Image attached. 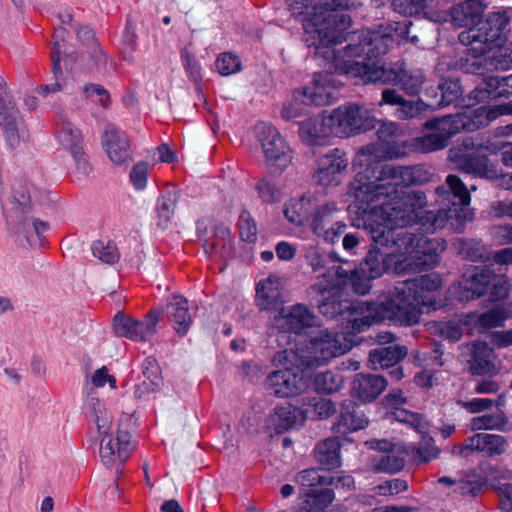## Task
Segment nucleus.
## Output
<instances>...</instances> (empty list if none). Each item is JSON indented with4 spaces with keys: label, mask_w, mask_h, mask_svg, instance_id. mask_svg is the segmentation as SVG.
<instances>
[{
    "label": "nucleus",
    "mask_w": 512,
    "mask_h": 512,
    "mask_svg": "<svg viewBox=\"0 0 512 512\" xmlns=\"http://www.w3.org/2000/svg\"><path fill=\"white\" fill-rule=\"evenodd\" d=\"M437 211H422L427 203L422 191L400 192L386 200L359 207L356 211L357 227H363L377 245H397L406 253L413 252L416 235L404 229L418 222L428 233L442 229L446 224L458 229L471 220L470 194L463 181L448 175L445 183L436 188Z\"/></svg>",
    "instance_id": "f257e3e1"
},
{
    "label": "nucleus",
    "mask_w": 512,
    "mask_h": 512,
    "mask_svg": "<svg viewBox=\"0 0 512 512\" xmlns=\"http://www.w3.org/2000/svg\"><path fill=\"white\" fill-rule=\"evenodd\" d=\"M356 0H292L289 9L299 18L305 32V42L314 48L315 57L333 64L343 51L336 45L346 40L345 31L351 17L345 11L356 8Z\"/></svg>",
    "instance_id": "f03ea898"
},
{
    "label": "nucleus",
    "mask_w": 512,
    "mask_h": 512,
    "mask_svg": "<svg viewBox=\"0 0 512 512\" xmlns=\"http://www.w3.org/2000/svg\"><path fill=\"white\" fill-rule=\"evenodd\" d=\"M484 5L480 0H466L450 10L451 22L457 27H468L459 34V41L467 45L465 57L461 58V68L471 74H481L484 70V55L503 43L502 32L508 25L504 13H490L481 19Z\"/></svg>",
    "instance_id": "7ed1b4c3"
},
{
    "label": "nucleus",
    "mask_w": 512,
    "mask_h": 512,
    "mask_svg": "<svg viewBox=\"0 0 512 512\" xmlns=\"http://www.w3.org/2000/svg\"><path fill=\"white\" fill-rule=\"evenodd\" d=\"M441 287L442 278L437 273L398 282L380 302L376 317L399 326L415 325L420 321L421 307L437 310L442 306L438 299Z\"/></svg>",
    "instance_id": "20e7f679"
},
{
    "label": "nucleus",
    "mask_w": 512,
    "mask_h": 512,
    "mask_svg": "<svg viewBox=\"0 0 512 512\" xmlns=\"http://www.w3.org/2000/svg\"><path fill=\"white\" fill-rule=\"evenodd\" d=\"M420 170L410 166L385 164L375 169L366 168L357 173L348 186V195L354 198L355 207L372 205L386 200L404 187L418 183Z\"/></svg>",
    "instance_id": "39448f33"
},
{
    "label": "nucleus",
    "mask_w": 512,
    "mask_h": 512,
    "mask_svg": "<svg viewBox=\"0 0 512 512\" xmlns=\"http://www.w3.org/2000/svg\"><path fill=\"white\" fill-rule=\"evenodd\" d=\"M341 56L332 65L336 70L355 79L356 83H398L402 90L410 96L418 95L425 83V74L421 69L407 70L403 63L386 67L379 57H362L361 60L345 59Z\"/></svg>",
    "instance_id": "423d86ee"
},
{
    "label": "nucleus",
    "mask_w": 512,
    "mask_h": 512,
    "mask_svg": "<svg viewBox=\"0 0 512 512\" xmlns=\"http://www.w3.org/2000/svg\"><path fill=\"white\" fill-rule=\"evenodd\" d=\"M411 21L395 22L380 26L377 31L360 30L349 35V43L345 46L342 56L379 57L387 53L396 41V37L408 39L412 43L419 41L416 35L410 36Z\"/></svg>",
    "instance_id": "0eeeda50"
},
{
    "label": "nucleus",
    "mask_w": 512,
    "mask_h": 512,
    "mask_svg": "<svg viewBox=\"0 0 512 512\" xmlns=\"http://www.w3.org/2000/svg\"><path fill=\"white\" fill-rule=\"evenodd\" d=\"M275 366L281 369L268 374L266 389L279 398L294 397L309 387V370L300 362L298 352L293 348L276 352L272 358Z\"/></svg>",
    "instance_id": "6e6552de"
},
{
    "label": "nucleus",
    "mask_w": 512,
    "mask_h": 512,
    "mask_svg": "<svg viewBox=\"0 0 512 512\" xmlns=\"http://www.w3.org/2000/svg\"><path fill=\"white\" fill-rule=\"evenodd\" d=\"M341 286L335 290L325 292L322 300L318 301L319 312L327 318H336L347 314L346 329L348 332L356 334L365 331L372 324L385 321L378 319L377 312L380 303L370 301H342L340 299Z\"/></svg>",
    "instance_id": "1a4fd4ad"
},
{
    "label": "nucleus",
    "mask_w": 512,
    "mask_h": 512,
    "mask_svg": "<svg viewBox=\"0 0 512 512\" xmlns=\"http://www.w3.org/2000/svg\"><path fill=\"white\" fill-rule=\"evenodd\" d=\"M351 345L336 331L320 330L303 347H297L300 362L310 371L346 353Z\"/></svg>",
    "instance_id": "9d476101"
},
{
    "label": "nucleus",
    "mask_w": 512,
    "mask_h": 512,
    "mask_svg": "<svg viewBox=\"0 0 512 512\" xmlns=\"http://www.w3.org/2000/svg\"><path fill=\"white\" fill-rule=\"evenodd\" d=\"M488 146L477 144L472 138L466 137L457 142L448 151V159L455 168L481 178L497 176L496 166L488 158Z\"/></svg>",
    "instance_id": "9b49d317"
},
{
    "label": "nucleus",
    "mask_w": 512,
    "mask_h": 512,
    "mask_svg": "<svg viewBox=\"0 0 512 512\" xmlns=\"http://www.w3.org/2000/svg\"><path fill=\"white\" fill-rule=\"evenodd\" d=\"M372 247L367 252L359 268L370 279L380 278L384 273L393 272L397 275L404 274L411 266V254L398 249L397 245H377L372 241Z\"/></svg>",
    "instance_id": "f8f14e48"
},
{
    "label": "nucleus",
    "mask_w": 512,
    "mask_h": 512,
    "mask_svg": "<svg viewBox=\"0 0 512 512\" xmlns=\"http://www.w3.org/2000/svg\"><path fill=\"white\" fill-rule=\"evenodd\" d=\"M305 260L314 273H317L315 283L311 286L314 293L324 295L328 290H335L347 279V271L336 265L338 259L334 254L326 255L315 246H308Z\"/></svg>",
    "instance_id": "ddd939ff"
},
{
    "label": "nucleus",
    "mask_w": 512,
    "mask_h": 512,
    "mask_svg": "<svg viewBox=\"0 0 512 512\" xmlns=\"http://www.w3.org/2000/svg\"><path fill=\"white\" fill-rule=\"evenodd\" d=\"M328 122H332L333 136L348 137L374 129L378 120L367 106L350 103L332 110Z\"/></svg>",
    "instance_id": "4468645a"
},
{
    "label": "nucleus",
    "mask_w": 512,
    "mask_h": 512,
    "mask_svg": "<svg viewBox=\"0 0 512 512\" xmlns=\"http://www.w3.org/2000/svg\"><path fill=\"white\" fill-rule=\"evenodd\" d=\"M38 194L33 184L29 182H19L14 185L10 197L2 205L8 225L19 231L28 232V214Z\"/></svg>",
    "instance_id": "2eb2a0df"
},
{
    "label": "nucleus",
    "mask_w": 512,
    "mask_h": 512,
    "mask_svg": "<svg viewBox=\"0 0 512 512\" xmlns=\"http://www.w3.org/2000/svg\"><path fill=\"white\" fill-rule=\"evenodd\" d=\"M399 125L395 122H383L377 130L378 142L362 147L360 157L366 161L389 160L404 157L407 154L406 143L398 139Z\"/></svg>",
    "instance_id": "dca6fc26"
},
{
    "label": "nucleus",
    "mask_w": 512,
    "mask_h": 512,
    "mask_svg": "<svg viewBox=\"0 0 512 512\" xmlns=\"http://www.w3.org/2000/svg\"><path fill=\"white\" fill-rule=\"evenodd\" d=\"M502 115H512V101L492 107L468 108L455 115H447L455 134L461 131H475L487 126Z\"/></svg>",
    "instance_id": "f3484780"
},
{
    "label": "nucleus",
    "mask_w": 512,
    "mask_h": 512,
    "mask_svg": "<svg viewBox=\"0 0 512 512\" xmlns=\"http://www.w3.org/2000/svg\"><path fill=\"white\" fill-rule=\"evenodd\" d=\"M256 137L261 145L266 161L285 169L292 161V150L280 132L271 124L259 123Z\"/></svg>",
    "instance_id": "a211bd4d"
},
{
    "label": "nucleus",
    "mask_w": 512,
    "mask_h": 512,
    "mask_svg": "<svg viewBox=\"0 0 512 512\" xmlns=\"http://www.w3.org/2000/svg\"><path fill=\"white\" fill-rule=\"evenodd\" d=\"M162 310H150L143 320L126 317L118 312L113 319L115 333L135 342H148L156 333Z\"/></svg>",
    "instance_id": "6ab92c4d"
},
{
    "label": "nucleus",
    "mask_w": 512,
    "mask_h": 512,
    "mask_svg": "<svg viewBox=\"0 0 512 512\" xmlns=\"http://www.w3.org/2000/svg\"><path fill=\"white\" fill-rule=\"evenodd\" d=\"M6 90V82L0 76V126L4 132L6 144L11 149H15L24 138L25 128L19 111Z\"/></svg>",
    "instance_id": "aec40b11"
},
{
    "label": "nucleus",
    "mask_w": 512,
    "mask_h": 512,
    "mask_svg": "<svg viewBox=\"0 0 512 512\" xmlns=\"http://www.w3.org/2000/svg\"><path fill=\"white\" fill-rule=\"evenodd\" d=\"M426 131L413 139L412 146L421 153L442 150L449 144L452 136L456 135L447 116L427 120L423 124Z\"/></svg>",
    "instance_id": "412c9836"
},
{
    "label": "nucleus",
    "mask_w": 512,
    "mask_h": 512,
    "mask_svg": "<svg viewBox=\"0 0 512 512\" xmlns=\"http://www.w3.org/2000/svg\"><path fill=\"white\" fill-rule=\"evenodd\" d=\"M348 165L347 154L339 148H334L316 160L313 180L323 187L337 186L342 182Z\"/></svg>",
    "instance_id": "4be33fe9"
},
{
    "label": "nucleus",
    "mask_w": 512,
    "mask_h": 512,
    "mask_svg": "<svg viewBox=\"0 0 512 512\" xmlns=\"http://www.w3.org/2000/svg\"><path fill=\"white\" fill-rule=\"evenodd\" d=\"M337 94L338 89L333 76L326 72H319L313 75L311 86L294 90L293 98L305 105L324 106L335 99Z\"/></svg>",
    "instance_id": "5701e85b"
},
{
    "label": "nucleus",
    "mask_w": 512,
    "mask_h": 512,
    "mask_svg": "<svg viewBox=\"0 0 512 512\" xmlns=\"http://www.w3.org/2000/svg\"><path fill=\"white\" fill-rule=\"evenodd\" d=\"M372 448L376 453L369 458V466L375 473L394 474L401 471L405 464V456L409 454L402 445L387 440L375 441Z\"/></svg>",
    "instance_id": "b1692460"
},
{
    "label": "nucleus",
    "mask_w": 512,
    "mask_h": 512,
    "mask_svg": "<svg viewBox=\"0 0 512 512\" xmlns=\"http://www.w3.org/2000/svg\"><path fill=\"white\" fill-rule=\"evenodd\" d=\"M133 449L132 437L127 431L118 430L115 436L111 433L100 438L99 456L108 469L125 462Z\"/></svg>",
    "instance_id": "393cba45"
},
{
    "label": "nucleus",
    "mask_w": 512,
    "mask_h": 512,
    "mask_svg": "<svg viewBox=\"0 0 512 512\" xmlns=\"http://www.w3.org/2000/svg\"><path fill=\"white\" fill-rule=\"evenodd\" d=\"M404 417L399 418L400 422L406 423L422 435V441L418 447H411V454L417 464L427 463L440 454L439 448L434 444L432 437L428 436L427 420L420 414L413 412H404Z\"/></svg>",
    "instance_id": "a878e982"
},
{
    "label": "nucleus",
    "mask_w": 512,
    "mask_h": 512,
    "mask_svg": "<svg viewBox=\"0 0 512 512\" xmlns=\"http://www.w3.org/2000/svg\"><path fill=\"white\" fill-rule=\"evenodd\" d=\"M508 447L506 438L498 434L476 433L468 437L463 445L454 447L453 453L468 458L472 452H481L489 457L505 453Z\"/></svg>",
    "instance_id": "bb28decb"
},
{
    "label": "nucleus",
    "mask_w": 512,
    "mask_h": 512,
    "mask_svg": "<svg viewBox=\"0 0 512 512\" xmlns=\"http://www.w3.org/2000/svg\"><path fill=\"white\" fill-rule=\"evenodd\" d=\"M379 106L390 105L395 107L393 115L400 120L418 119L424 112L430 109V104L422 99H405L397 90L386 88L382 91Z\"/></svg>",
    "instance_id": "cd10ccee"
},
{
    "label": "nucleus",
    "mask_w": 512,
    "mask_h": 512,
    "mask_svg": "<svg viewBox=\"0 0 512 512\" xmlns=\"http://www.w3.org/2000/svg\"><path fill=\"white\" fill-rule=\"evenodd\" d=\"M280 333L301 334L316 325V316L304 305L295 304L283 308L275 318Z\"/></svg>",
    "instance_id": "c85d7f7f"
},
{
    "label": "nucleus",
    "mask_w": 512,
    "mask_h": 512,
    "mask_svg": "<svg viewBox=\"0 0 512 512\" xmlns=\"http://www.w3.org/2000/svg\"><path fill=\"white\" fill-rule=\"evenodd\" d=\"M102 144L113 163L122 165L131 160L130 140L119 128L108 125L103 134Z\"/></svg>",
    "instance_id": "c756f323"
},
{
    "label": "nucleus",
    "mask_w": 512,
    "mask_h": 512,
    "mask_svg": "<svg viewBox=\"0 0 512 512\" xmlns=\"http://www.w3.org/2000/svg\"><path fill=\"white\" fill-rule=\"evenodd\" d=\"M58 143L71 152L75 160L77 169L82 174H87L90 170L87 157L82 150V135L70 122H62L57 131Z\"/></svg>",
    "instance_id": "7c9ffc66"
},
{
    "label": "nucleus",
    "mask_w": 512,
    "mask_h": 512,
    "mask_svg": "<svg viewBox=\"0 0 512 512\" xmlns=\"http://www.w3.org/2000/svg\"><path fill=\"white\" fill-rule=\"evenodd\" d=\"M387 387V380L381 375L363 374L355 375L351 394L363 403L374 401Z\"/></svg>",
    "instance_id": "2f4dec72"
},
{
    "label": "nucleus",
    "mask_w": 512,
    "mask_h": 512,
    "mask_svg": "<svg viewBox=\"0 0 512 512\" xmlns=\"http://www.w3.org/2000/svg\"><path fill=\"white\" fill-rule=\"evenodd\" d=\"M305 419L303 410L286 403L275 407L274 412L267 420V427L274 430L275 433L281 434L302 425Z\"/></svg>",
    "instance_id": "473e14b6"
},
{
    "label": "nucleus",
    "mask_w": 512,
    "mask_h": 512,
    "mask_svg": "<svg viewBox=\"0 0 512 512\" xmlns=\"http://www.w3.org/2000/svg\"><path fill=\"white\" fill-rule=\"evenodd\" d=\"M495 280V273L489 267H476L473 273L468 277L464 275L460 286L463 288L461 299L472 300L486 294L492 281Z\"/></svg>",
    "instance_id": "72a5a7b5"
},
{
    "label": "nucleus",
    "mask_w": 512,
    "mask_h": 512,
    "mask_svg": "<svg viewBox=\"0 0 512 512\" xmlns=\"http://www.w3.org/2000/svg\"><path fill=\"white\" fill-rule=\"evenodd\" d=\"M329 114L322 117H311L299 122L298 134L308 145H320L333 135L332 122H328Z\"/></svg>",
    "instance_id": "f704fd0d"
},
{
    "label": "nucleus",
    "mask_w": 512,
    "mask_h": 512,
    "mask_svg": "<svg viewBox=\"0 0 512 512\" xmlns=\"http://www.w3.org/2000/svg\"><path fill=\"white\" fill-rule=\"evenodd\" d=\"M367 424L366 416L357 409L353 401L348 400L341 404L340 414L332 430L335 434L346 435L365 428Z\"/></svg>",
    "instance_id": "c9c22d12"
},
{
    "label": "nucleus",
    "mask_w": 512,
    "mask_h": 512,
    "mask_svg": "<svg viewBox=\"0 0 512 512\" xmlns=\"http://www.w3.org/2000/svg\"><path fill=\"white\" fill-rule=\"evenodd\" d=\"M165 311L173 329L180 336L186 335L192 323L188 300L181 295H172L167 301Z\"/></svg>",
    "instance_id": "e433bc0d"
},
{
    "label": "nucleus",
    "mask_w": 512,
    "mask_h": 512,
    "mask_svg": "<svg viewBox=\"0 0 512 512\" xmlns=\"http://www.w3.org/2000/svg\"><path fill=\"white\" fill-rule=\"evenodd\" d=\"M444 250V241L441 239L419 240L416 237L415 248L411 254V266L420 265L425 267H433L439 263L440 253Z\"/></svg>",
    "instance_id": "4c0bfd02"
},
{
    "label": "nucleus",
    "mask_w": 512,
    "mask_h": 512,
    "mask_svg": "<svg viewBox=\"0 0 512 512\" xmlns=\"http://www.w3.org/2000/svg\"><path fill=\"white\" fill-rule=\"evenodd\" d=\"M316 208V200L309 195H301L288 199L284 204V216L294 225L310 223L311 215Z\"/></svg>",
    "instance_id": "58836bf2"
},
{
    "label": "nucleus",
    "mask_w": 512,
    "mask_h": 512,
    "mask_svg": "<svg viewBox=\"0 0 512 512\" xmlns=\"http://www.w3.org/2000/svg\"><path fill=\"white\" fill-rule=\"evenodd\" d=\"M199 239L202 242L204 252L208 255L224 259L229 257L232 252L233 239L229 229L225 226L217 227L213 238H207V233L201 232Z\"/></svg>",
    "instance_id": "ea45409f"
},
{
    "label": "nucleus",
    "mask_w": 512,
    "mask_h": 512,
    "mask_svg": "<svg viewBox=\"0 0 512 512\" xmlns=\"http://www.w3.org/2000/svg\"><path fill=\"white\" fill-rule=\"evenodd\" d=\"M463 91L459 80L457 79H444L439 83L436 90H426V95L431 94L430 109L435 110L446 107L457 101Z\"/></svg>",
    "instance_id": "a19ab883"
},
{
    "label": "nucleus",
    "mask_w": 512,
    "mask_h": 512,
    "mask_svg": "<svg viewBox=\"0 0 512 512\" xmlns=\"http://www.w3.org/2000/svg\"><path fill=\"white\" fill-rule=\"evenodd\" d=\"M86 414L89 421L95 424L100 438L112 433L113 416L98 398H88Z\"/></svg>",
    "instance_id": "79ce46f5"
},
{
    "label": "nucleus",
    "mask_w": 512,
    "mask_h": 512,
    "mask_svg": "<svg viewBox=\"0 0 512 512\" xmlns=\"http://www.w3.org/2000/svg\"><path fill=\"white\" fill-rule=\"evenodd\" d=\"M494 353L487 343L476 341L472 344L470 371L475 375H487L496 371L493 363Z\"/></svg>",
    "instance_id": "37998d69"
},
{
    "label": "nucleus",
    "mask_w": 512,
    "mask_h": 512,
    "mask_svg": "<svg viewBox=\"0 0 512 512\" xmlns=\"http://www.w3.org/2000/svg\"><path fill=\"white\" fill-rule=\"evenodd\" d=\"M407 352V348L400 345L380 347L370 351L369 361L373 369H385L397 364Z\"/></svg>",
    "instance_id": "c03bdc74"
},
{
    "label": "nucleus",
    "mask_w": 512,
    "mask_h": 512,
    "mask_svg": "<svg viewBox=\"0 0 512 512\" xmlns=\"http://www.w3.org/2000/svg\"><path fill=\"white\" fill-rule=\"evenodd\" d=\"M314 454L317 462L327 469H335L341 465L340 443L337 438H327L318 443Z\"/></svg>",
    "instance_id": "a18cd8bd"
},
{
    "label": "nucleus",
    "mask_w": 512,
    "mask_h": 512,
    "mask_svg": "<svg viewBox=\"0 0 512 512\" xmlns=\"http://www.w3.org/2000/svg\"><path fill=\"white\" fill-rule=\"evenodd\" d=\"M179 200V192L174 189H167L158 197L156 203L157 225L165 229L170 223L176 205Z\"/></svg>",
    "instance_id": "49530a36"
},
{
    "label": "nucleus",
    "mask_w": 512,
    "mask_h": 512,
    "mask_svg": "<svg viewBox=\"0 0 512 512\" xmlns=\"http://www.w3.org/2000/svg\"><path fill=\"white\" fill-rule=\"evenodd\" d=\"M340 209L335 201H328L321 205L316 203V208L312 212L309 226L313 233L316 235L327 229L330 224L338 215Z\"/></svg>",
    "instance_id": "de8ad7c7"
},
{
    "label": "nucleus",
    "mask_w": 512,
    "mask_h": 512,
    "mask_svg": "<svg viewBox=\"0 0 512 512\" xmlns=\"http://www.w3.org/2000/svg\"><path fill=\"white\" fill-rule=\"evenodd\" d=\"M507 96V90L504 89L503 77L488 76L472 92L471 98L478 102L487 99H496Z\"/></svg>",
    "instance_id": "09e8293b"
},
{
    "label": "nucleus",
    "mask_w": 512,
    "mask_h": 512,
    "mask_svg": "<svg viewBox=\"0 0 512 512\" xmlns=\"http://www.w3.org/2000/svg\"><path fill=\"white\" fill-rule=\"evenodd\" d=\"M257 302L261 310H270L276 307L280 298L278 280L268 277L257 285Z\"/></svg>",
    "instance_id": "8fccbe9b"
},
{
    "label": "nucleus",
    "mask_w": 512,
    "mask_h": 512,
    "mask_svg": "<svg viewBox=\"0 0 512 512\" xmlns=\"http://www.w3.org/2000/svg\"><path fill=\"white\" fill-rule=\"evenodd\" d=\"M335 494L332 489L311 490L307 492L300 503L302 512H317L328 507L334 500Z\"/></svg>",
    "instance_id": "3c124183"
},
{
    "label": "nucleus",
    "mask_w": 512,
    "mask_h": 512,
    "mask_svg": "<svg viewBox=\"0 0 512 512\" xmlns=\"http://www.w3.org/2000/svg\"><path fill=\"white\" fill-rule=\"evenodd\" d=\"M507 424V417L502 411L495 413H486L471 419L470 428L472 431L478 430H498L503 431Z\"/></svg>",
    "instance_id": "603ef678"
},
{
    "label": "nucleus",
    "mask_w": 512,
    "mask_h": 512,
    "mask_svg": "<svg viewBox=\"0 0 512 512\" xmlns=\"http://www.w3.org/2000/svg\"><path fill=\"white\" fill-rule=\"evenodd\" d=\"M486 479L476 471H469L457 478L454 492L461 495L476 496L485 485Z\"/></svg>",
    "instance_id": "864d4df0"
},
{
    "label": "nucleus",
    "mask_w": 512,
    "mask_h": 512,
    "mask_svg": "<svg viewBox=\"0 0 512 512\" xmlns=\"http://www.w3.org/2000/svg\"><path fill=\"white\" fill-rule=\"evenodd\" d=\"M342 385V376L330 370L317 374L314 380L316 391L323 394L337 392Z\"/></svg>",
    "instance_id": "5fc2aeb1"
},
{
    "label": "nucleus",
    "mask_w": 512,
    "mask_h": 512,
    "mask_svg": "<svg viewBox=\"0 0 512 512\" xmlns=\"http://www.w3.org/2000/svg\"><path fill=\"white\" fill-rule=\"evenodd\" d=\"M507 319L505 309L497 307L475 316L474 323L481 331L501 327Z\"/></svg>",
    "instance_id": "6e6d98bb"
},
{
    "label": "nucleus",
    "mask_w": 512,
    "mask_h": 512,
    "mask_svg": "<svg viewBox=\"0 0 512 512\" xmlns=\"http://www.w3.org/2000/svg\"><path fill=\"white\" fill-rule=\"evenodd\" d=\"M458 254L463 259L474 262L488 258V253L483 243L475 239L460 240Z\"/></svg>",
    "instance_id": "4d7b16f0"
},
{
    "label": "nucleus",
    "mask_w": 512,
    "mask_h": 512,
    "mask_svg": "<svg viewBox=\"0 0 512 512\" xmlns=\"http://www.w3.org/2000/svg\"><path fill=\"white\" fill-rule=\"evenodd\" d=\"M296 482L303 487L309 488L327 486L329 476L322 468H309L302 470L297 474Z\"/></svg>",
    "instance_id": "13d9d810"
},
{
    "label": "nucleus",
    "mask_w": 512,
    "mask_h": 512,
    "mask_svg": "<svg viewBox=\"0 0 512 512\" xmlns=\"http://www.w3.org/2000/svg\"><path fill=\"white\" fill-rule=\"evenodd\" d=\"M52 73L54 81L49 84L40 85L36 89L37 93L44 98H46L49 94L58 93L64 90L67 85V82L63 77L59 59L57 57H54V61H52Z\"/></svg>",
    "instance_id": "bf43d9fd"
},
{
    "label": "nucleus",
    "mask_w": 512,
    "mask_h": 512,
    "mask_svg": "<svg viewBox=\"0 0 512 512\" xmlns=\"http://www.w3.org/2000/svg\"><path fill=\"white\" fill-rule=\"evenodd\" d=\"M258 197L264 203L272 204L279 202L282 197L281 190L277 187L275 182L268 177H263L255 185Z\"/></svg>",
    "instance_id": "052dcab7"
},
{
    "label": "nucleus",
    "mask_w": 512,
    "mask_h": 512,
    "mask_svg": "<svg viewBox=\"0 0 512 512\" xmlns=\"http://www.w3.org/2000/svg\"><path fill=\"white\" fill-rule=\"evenodd\" d=\"M91 249L92 254L104 263L113 264L119 260L118 248L112 241H94Z\"/></svg>",
    "instance_id": "680f3d73"
},
{
    "label": "nucleus",
    "mask_w": 512,
    "mask_h": 512,
    "mask_svg": "<svg viewBox=\"0 0 512 512\" xmlns=\"http://www.w3.org/2000/svg\"><path fill=\"white\" fill-rule=\"evenodd\" d=\"M309 408L304 410V415L307 417H317L319 419H326L335 411L334 403L327 398L314 397L308 403Z\"/></svg>",
    "instance_id": "e2e57ef3"
},
{
    "label": "nucleus",
    "mask_w": 512,
    "mask_h": 512,
    "mask_svg": "<svg viewBox=\"0 0 512 512\" xmlns=\"http://www.w3.org/2000/svg\"><path fill=\"white\" fill-rule=\"evenodd\" d=\"M505 403L504 395L500 394L497 400L491 398H473L471 400H460L458 405L470 413H480L489 410L492 406L501 407Z\"/></svg>",
    "instance_id": "0e129e2a"
},
{
    "label": "nucleus",
    "mask_w": 512,
    "mask_h": 512,
    "mask_svg": "<svg viewBox=\"0 0 512 512\" xmlns=\"http://www.w3.org/2000/svg\"><path fill=\"white\" fill-rule=\"evenodd\" d=\"M82 93L85 99L105 109L108 108L111 103L109 91L100 84L87 83L83 86Z\"/></svg>",
    "instance_id": "69168bd1"
},
{
    "label": "nucleus",
    "mask_w": 512,
    "mask_h": 512,
    "mask_svg": "<svg viewBox=\"0 0 512 512\" xmlns=\"http://www.w3.org/2000/svg\"><path fill=\"white\" fill-rule=\"evenodd\" d=\"M240 237L243 241L253 243L257 239V225L250 212L242 210L237 222Z\"/></svg>",
    "instance_id": "338daca9"
},
{
    "label": "nucleus",
    "mask_w": 512,
    "mask_h": 512,
    "mask_svg": "<svg viewBox=\"0 0 512 512\" xmlns=\"http://www.w3.org/2000/svg\"><path fill=\"white\" fill-rule=\"evenodd\" d=\"M216 69L223 76H230L241 70V60L233 53L220 54L215 62Z\"/></svg>",
    "instance_id": "774afa93"
}]
</instances>
